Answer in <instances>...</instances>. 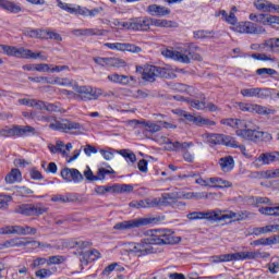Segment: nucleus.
<instances>
[{
  "instance_id": "obj_44",
  "label": "nucleus",
  "mask_w": 279,
  "mask_h": 279,
  "mask_svg": "<svg viewBox=\"0 0 279 279\" xmlns=\"http://www.w3.org/2000/svg\"><path fill=\"white\" fill-rule=\"evenodd\" d=\"M80 36H104V31L99 28H85L75 31Z\"/></svg>"
},
{
  "instance_id": "obj_39",
  "label": "nucleus",
  "mask_w": 279,
  "mask_h": 279,
  "mask_svg": "<svg viewBox=\"0 0 279 279\" xmlns=\"http://www.w3.org/2000/svg\"><path fill=\"white\" fill-rule=\"evenodd\" d=\"M193 36L195 40H204L208 38H215V31H208V29H199L194 31Z\"/></svg>"
},
{
  "instance_id": "obj_10",
  "label": "nucleus",
  "mask_w": 279,
  "mask_h": 279,
  "mask_svg": "<svg viewBox=\"0 0 279 279\" xmlns=\"http://www.w3.org/2000/svg\"><path fill=\"white\" fill-rule=\"evenodd\" d=\"M50 130H57L58 132H73V130L80 131L84 130V126L80 122L70 121L68 119H62L60 121H54L49 124Z\"/></svg>"
},
{
  "instance_id": "obj_38",
  "label": "nucleus",
  "mask_w": 279,
  "mask_h": 279,
  "mask_svg": "<svg viewBox=\"0 0 279 279\" xmlns=\"http://www.w3.org/2000/svg\"><path fill=\"white\" fill-rule=\"evenodd\" d=\"M242 97H260V93H267V89H263L260 87L254 88H244L241 89Z\"/></svg>"
},
{
  "instance_id": "obj_45",
  "label": "nucleus",
  "mask_w": 279,
  "mask_h": 279,
  "mask_svg": "<svg viewBox=\"0 0 279 279\" xmlns=\"http://www.w3.org/2000/svg\"><path fill=\"white\" fill-rule=\"evenodd\" d=\"M26 245L25 238H17L4 242V247H25Z\"/></svg>"
},
{
  "instance_id": "obj_18",
  "label": "nucleus",
  "mask_w": 279,
  "mask_h": 279,
  "mask_svg": "<svg viewBox=\"0 0 279 279\" xmlns=\"http://www.w3.org/2000/svg\"><path fill=\"white\" fill-rule=\"evenodd\" d=\"M235 134L245 141H253V143H259V141H263V137L265 136V132L247 129V126L236 130Z\"/></svg>"
},
{
  "instance_id": "obj_57",
  "label": "nucleus",
  "mask_w": 279,
  "mask_h": 279,
  "mask_svg": "<svg viewBox=\"0 0 279 279\" xmlns=\"http://www.w3.org/2000/svg\"><path fill=\"white\" fill-rule=\"evenodd\" d=\"M270 232H271V227L269 225L266 227L253 228V234H255V236H260V234H269Z\"/></svg>"
},
{
  "instance_id": "obj_62",
  "label": "nucleus",
  "mask_w": 279,
  "mask_h": 279,
  "mask_svg": "<svg viewBox=\"0 0 279 279\" xmlns=\"http://www.w3.org/2000/svg\"><path fill=\"white\" fill-rule=\"evenodd\" d=\"M43 265H47V258L37 257L31 264V269H38V267H43Z\"/></svg>"
},
{
  "instance_id": "obj_22",
  "label": "nucleus",
  "mask_w": 279,
  "mask_h": 279,
  "mask_svg": "<svg viewBox=\"0 0 279 279\" xmlns=\"http://www.w3.org/2000/svg\"><path fill=\"white\" fill-rule=\"evenodd\" d=\"M186 217L190 219V221H197L199 219H207L208 221H213L215 217H219V211H192L187 214Z\"/></svg>"
},
{
  "instance_id": "obj_64",
  "label": "nucleus",
  "mask_w": 279,
  "mask_h": 279,
  "mask_svg": "<svg viewBox=\"0 0 279 279\" xmlns=\"http://www.w3.org/2000/svg\"><path fill=\"white\" fill-rule=\"evenodd\" d=\"M134 185L132 184H118V193H132Z\"/></svg>"
},
{
  "instance_id": "obj_17",
  "label": "nucleus",
  "mask_w": 279,
  "mask_h": 279,
  "mask_svg": "<svg viewBox=\"0 0 279 279\" xmlns=\"http://www.w3.org/2000/svg\"><path fill=\"white\" fill-rule=\"evenodd\" d=\"M154 240L151 235L147 239H144L141 243L133 244L132 252L136 256H147V254H154Z\"/></svg>"
},
{
  "instance_id": "obj_28",
  "label": "nucleus",
  "mask_w": 279,
  "mask_h": 279,
  "mask_svg": "<svg viewBox=\"0 0 279 279\" xmlns=\"http://www.w3.org/2000/svg\"><path fill=\"white\" fill-rule=\"evenodd\" d=\"M221 125H227L228 128H233V130H241L242 128H247V121L239 119H222L220 121Z\"/></svg>"
},
{
  "instance_id": "obj_56",
  "label": "nucleus",
  "mask_w": 279,
  "mask_h": 279,
  "mask_svg": "<svg viewBox=\"0 0 279 279\" xmlns=\"http://www.w3.org/2000/svg\"><path fill=\"white\" fill-rule=\"evenodd\" d=\"M36 278L45 279L50 278V276H53V270L41 268L35 272Z\"/></svg>"
},
{
  "instance_id": "obj_55",
  "label": "nucleus",
  "mask_w": 279,
  "mask_h": 279,
  "mask_svg": "<svg viewBox=\"0 0 279 279\" xmlns=\"http://www.w3.org/2000/svg\"><path fill=\"white\" fill-rule=\"evenodd\" d=\"M51 202H59L60 204H69V202H73L71 198V195H62V194H57L51 197Z\"/></svg>"
},
{
  "instance_id": "obj_37",
  "label": "nucleus",
  "mask_w": 279,
  "mask_h": 279,
  "mask_svg": "<svg viewBox=\"0 0 279 279\" xmlns=\"http://www.w3.org/2000/svg\"><path fill=\"white\" fill-rule=\"evenodd\" d=\"M1 9L5 10L7 12H11L12 14H19V12L22 10L21 5L8 0L2 1Z\"/></svg>"
},
{
  "instance_id": "obj_23",
  "label": "nucleus",
  "mask_w": 279,
  "mask_h": 279,
  "mask_svg": "<svg viewBox=\"0 0 279 279\" xmlns=\"http://www.w3.org/2000/svg\"><path fill=\"white\" fill-rule=\"evenodd\" d=\"M251 178H254L255 180H276L279 178V168L252 172Z\"/></svg>"
},
{
  "instance_id": "obj_25",
  "label": "nucleus",
  "mask_w": 279,
  "mask_h": 279,
  "mask_svg": "<svg viewBox=\"0 0 279 279\" xmlns=\"http://www.w3.org/2000/svg\"><path fill=\"white\" fill-rule=\"evenodd\" d=\"M107 80H109V82H112L113 84H121L122 86H128V84H130V80L131 82H134V76L113 73L109 74L107 76Z\"/></svg>"
},
{
  "instance_id": "obj_40",
  "label": "nucleus",
  "mask_w": 279,
  "mask_h": 279,
  "mask_svg": "<svg viewBox=\"0 0 279 279\" xmlns=\"http://www.w3.org/2000/svg\"><path fill=\"white\" fill-rule=\"evenodd\" d=\"M23 226H7L0 228V234H19L22 236Z\"/></svg>"
},
{
  "instance_id": "obj_61",
  "label": "nucleus",
  "mask_w": 279,
  "mask_h": 279,
  "mask_svg": "<svg viewBox=\"0 0 279 279\" xmlns=\"http://www.w3.org/2000/svg\"><path fill=\"white\" fill-rule=\"evenodd\" d=\"M112 173H114L112 169L108 170L106 168H99L97 171L96 180H105L106 175H110Z\"/></svg>"
},
{
  "instance_id": "obj_43",
  "label": "nucleus",
  "mask_w": 279,
  "mask_h": 279,
  "mask_svg": "<svg viewBox=\"0 0 279 279\" xmlns=\"http://www.w3.org/2000/svg\"><path fill=\"white\" fill-rule=\"evenodd\" d=\"M151 25H154L155 27H167V28L178 27V23L169 20L151 19Z\"/></svg>"
},
{
  "instance_id": "obj_8",
  "label": "nucleus",
  "mask_w": 279,
  "mask_h": 279,
  "mask_svg": "<svg viewBox=\"0 0 279 279\" xmlns=\"http://www.w3.org/2000/svg\"><path fill=\"white\" fill-rule=\"evenodd\" d=\"M75 99L78 101H95L104 95V89L90 86H78L75 88Z\"/></svg>"
},
{
  "instance_id": "obj_36",
  "label": "nucleus",
  "mask_w": 279,
  "mask_h": 279,
  "mask_svg": "<svg viewBox=\"0 0 279 279\" xmlns=\"http://www.w3.org/2000/svg\"><path fill=\"white\" fill-rule=\"evenodd\" d=\"M253 5L259 12H271V8H274V3L268 0H255Z\"/></svg>"
},
{
  "instance_id": "obj_13",
  "label": "nucleus",
  "mask_w": 279,
  "mask_h": 279,
  "mask_svg": "<svg viewBox=\"0 0 279 279\" xmlns=\"http://www.w3.org/2000/svg\"><path fill=\"white\" fill-rule=\"evenodd\" d=\"M231 29L238 32V34H265L264 27L257 26L253 22H236Z\"/></svg>"
},
{
  "instance_id": "obj_34",
  "label": "nucleus",
  "mask_w": 279,
  "mask_h": 279,
  "mask_svg": "<svg viewBox=\"0 0 279 279\" xmlns=\"http://www.w3.org/2000/svg\"><path fill=\"white\" fill-rule=\"evenodd\" d=\"M190 147H193V142H170V146L167 147L168 151H180V149H189Z\"/></svg>"
},
{
  "instance_id": "obj_52",
  "label": "nucleus",
  "mask_w": 279,
  "mask_h": 279,
  "mask_svg": "<svg viewBox=\"0 0 279 279\" xmlns=\"http://www.w3.org/2000/svg\"><path fill=\"white\" fill-rule=\"evenodd\" d=\"M15 193L20 197H29V195H34V192L32 191V189L27 186H16Z\"/></svg>"
},
{
  "instance_id": "obj_63",
  "label": "nucleus",
  "mask_w": 279,
  "mask_h": 279,
  "mask_svg": "<svg viewBox=\"0 0 279 279\" xmlns=\"http://www.w3.org/2000/svg\"><path fill=\"white\" fill-rule=\"evenodd\" d=\"M252 216V213L247 210L238 211L235 213V221H245V219H248V217Z\"/></svg>"
},
{
  "instance_id": "obj_27",
  "label": "nucleus",
  "mask_w": 279,
  "mask_h": 279,
  "mask_svg": "<svg viewBox=\"0 0 279 279\" xmlns=\"http://www.w3.org/2000/svg\"><path fill=\"white\" fill-rule=\"evenodd\" d=\"M278 151H270V153H262L256 162H262V165H271L272 162H278Z\"/></svg>"
},
{
  "instance_id": "obj_32",
  "label": "nucleus",
  "mask_w": 279,
  "mask_h": 279,
  "mask_svg": "<svg viewBox=\"0 0 279 279\" xmlns=\"http://www.w3.org/2000/svg\"><path fill=\"white\" fill-rule=\"evenodd\" d=\"M179 199H208V193H197V192H179Z\"/></svg>"
},
{
  "instance_id": "obj_53",
  "label": "nucleus",
  "mask_w": 279,
  "mask_h": 279,
  "mask_svg": "<svg viewBox=\"0 0 279 279\" xmlns=\"http://www.w3.org/2000/svg\"><path fill=\"white\" fill-rule=\"evenodd\" d=\"M46 260H47L48 266L62 265V263H64V260H66V257L61 256V255H54V256H50V257L46 258Z\"/></svg>"
},
{
  "instance_id": "obj_29",
  "label": "nucleus",
  "mask_w": 279,
  "mask_h": 279,
  "mask_svg": "<svg viewBox=\"0 0 279 279\" xmlns=\"http://www.w3.org/2000/svg\"><path fill=\"white\" fill-rule=\"evenodd\" d=\"M131 208H156L154 198H146L144 201H133L129 204Z\"/></svg>"
},
{
  "instance_id": "obj_51",
  "label": "nucleus",
  "mask_w": 279,
  "mask_h": 279,
  "mask_svg": "<svg viewBox=\"0 0 279 279\" xmlns=\"http://www.w3.org/2000/svg\"><path fill=\"white\" fill-rule=\"evenodd\" d=\"M265 45L267 48H269V51L272 53H278L279 51V38H271L265 41Z\"/></svg>"
},
{
  "instance_id": "obj_12",
  "label": "nucleus",
  "mask_w": 279,
  "mask_h": 279,
  "mask_svg": "<svg viewBox=\"0 0 279 279\" xmlns=\"http://www.w3.org/2000/svg\"><path fill=\"white\" fill-rule=\"evenodd\" d=\"M142 226H149V219L136 218L132 220H124L122 222H117L113 226V230H120L121 232H125L128 230H134V228H142Z\"/></svg>"
},
{
  "instance_id": "obj_24",
  "label": "nucleus",
  "mask_w": 279,
  "mask_h": 279,
  "mask_svg": "<svg viewBox=\"0 0 279 279\" xmlns=\"http://www.w3.org/2000/svg\"><path fill=\"white\" fill-rule=\"evenodd\" d=\"M136 125H141L144 130V134H156V132H160L162 126L160 124L153 123L150 121H138L134 120Z\"/></svg>"
},
{
  "instance_id": "obj_6",
  "label": "nucleus",
  "mask_w": 279,
  "mask_h": 279,
  "mask_svg": "<svg viewBox=\"0 0 279 279\" xmlns=\"http://www.w3.org/2000/svg\"><path fill=\"white\" fill-rule=\"evenodd\" d=\"M154 199L155 208L157 206H170L171 208L180 210L186 206V203L180 201V192L163 193L161 194V197Z\"/></svg>"
},
{
  "instance_id": "obj_49",
  "label": "nucleus",
  "mask_w": 279,
  "mask_h": 279,
  "mask_svg": "<svg viewBox=\"0 0 279 279\" xmlns=\"http://www.w3.org/2000/svg\"><path fill=\"white\" fill-rule=\"evenodd\" d=\"M257 75H262V77H274V75H278V71L271 68H260L256 70Z\"/></svg>"
},
{
  "instance_id": "obj_58",
  "label": "nucleus",
  "mask_w": 279,
  "mask_h": 279,
  "mask_svg": "<svg viewBox=\"0 0 279 279\" xmlns=\"http://www.w3.org/2000/svg\"><path fill=\"white\" fill-rule=\"evenodd\" d=\"M10 202H12V196L5 195V194H0V209L4 210L10 206Z\"/></svg>"
},
{
  "instance_id": "obj_47",
  "label": "nucleus",
  "mask_w": 279,
  "mask_h": 279,
  "mask_svg": "<svg viewBox=\"0 0 279 279\" xmlns=\"http://www.w3.org/2000/svg\"><path fill=\"white\" fill-rule=\"evenodd\" d=\"M260 215H266L268 217H279V206L277 207H262L258 209Z\"/></svg>"
},
{
  "instance_id": "obj_42",
  "label": "nucleus",
  "mask_w": 279,
  "mask_h": 279,
  "mask_svg": "<svg viewBox=\"0 0 279 279\" xmlns=\"http://www.w3.org/2000/svg\"><path fill=\"white\" fill-rule=\"evenodd\" d=\"M22 174L21 170L19 169H12L9 174L5 177L7 184H14L15 182H21Z\"/></svg>"
},
{
  "instance_id": "obj_16",
  "label": "nucleus",
  "mask_w": 279,
  "mask_h": 279,
  "mask_svg": "<svg viewBox=\"0 0 279 279\" xmlns=\"http://www.w3.org/2000/svg\"><path fill=\"white\" fill-rule=\"evenodd\" d=\"M238 110L242 112H256L257 114H276V110L267 107H263L260 105H252L247 102H238Z\"/></svg>"
},
{
  "instance_id": "obj_15",
  "label": "nucleus",
  "mask_w": 279,
  "mask_h": 279,
  "mask_svg": "<svg viewBox=\"0 0 279 279\" xmlns=\"http://www.w3.org/2000/svg\"><path fill=\"white\" fill-rule=\"evenodd\" d=\"M94 62L102 68L123 69L124 66H128L125 60L112 57H94Z\"/></svg>"
},
{
  "instance_id": "obj_19",
  "label": "nucleus",
  "mask_w": 279,
  "mask_h": 279,
  "mask_svg": "<svg viewBox=\"0 0 279 279\" xmlns=\"http://www.w3.org/2000/svg\"><path fill=\"white\" fill-rule=\"evenodd\" d=\"M105 47L111 49L112 51H129V53H141L143 51L142 47L134 44H123V43H107Z\"/></svg>"
},
{
  "instance_id": "obj_60",
  "label": "nucleus",
  "mask_w": 279,
  "mask_h": 279,
  "mask_svg": "<svg viewBox=\"0 0 279 279\" xmlns=\"http://www.w3.org/2000/svg\"><path fill=\"white\" fill-rule=\"evenodd\" d=\"M189 104L195 110H206V102L204 100H189Z\"/></svg>"
},
{
  "instance_id": "obj_4",
  "label": "nucleus",
  "mask_w": 279,
  "mask_h": 279,
  "mask_svg": "<svg viewBox=\"0 0 279 279\" xmlns=\"http://www.w3.org/2000/svg\"><path fill=\"white\" fill-rule=\"evenodd\" d=\"M136 73H141L142 80L145 82H156V77H169V72L166 68L155 65H136Z\"/></svg>"
},
{
  "instance_id": "obj_33",
  "label": "nucleus",
  "mask_w": 279,
  "mask_h": 279,
  "mask_svg": "<svg viewBox=\"0 0 279 279\" xmlns=\"http://www.w3.org/2000/svg\"><path fill=\"white\" fill-rule=\"evenodd\" d=\"M254 258H258V253L256 252L233 253V260H254Z\"/></svg>"
},
{
  "instance_id": "obj_5",
  "label": "nucleus",
  "mask_w": 279,
  "mask_h": 279,
  "mask_svg": "<svg viewBox=\"0 0 279 279\" xmlns=\"http://www.w3.org/2000/svg\"><path fill=\"white\" fill-rule=\"evenodd\" d=\"M36 134H38L36 129L31 125H13L12 128L5 126L0 129V136L3 137L17 136L19 138H23L25 136H36Z\"/></svg>"
},
{
  "instance_id": "obj_41",
  "label": "nucleus",
  "mask_w": 279,
  "mask_h": 279,
  "mask_svg": "<svg viewBox=\"0 0 279 279\" xmlns=\"http://www.w3.org/2000/svg\"><path fill=\"white\" fill-rule=\"evenodd\" d=\"M48 149L52 154H61L62 156H68V153L64 149V142L62 141H57L56 145L49 144Z\"/></svg>"
},
{
  "instance_id": "obj_50",
  "label": "nucleus",
  "mask_w": 279,
  "mask_h": 279,
  "mask_svg": "<svg viewBox=\"0 0 279 279\" xmlns=\"http://www.w3.org/2000/svg\"><path fill=\"white\" fill-rule=\"evenodd\" d=\"M267 14L265 13H259V14H255V13H251L248 19L250 21H254L255 23H260V25H267Z\"/></svg>"
},
{
  "instance_id": "obj_46",
  "label": "nucleus",
  "mask_w": 279,
  "mask_h": 279,
  "mask_svg": "<svg viewBox=\"0 0 279 279\" xmlns=\"http://www.w3.org/2000/svg\"><path fill=\"white\" fill-rule=\"evenodd\" d=\"M194 125H198V126H202V125H209V126H213V125H217V122L210 120V119H207V118H204L202 116H194Z\"/></svg>"
},
{
  "instance_id": "obj_2",
  "label": "nucleus",
  "mask_w": 279,
  "mask_h": 279,
  "mask_svg": "<svg viewBox=\"0 0 279 279\" xmlns=\"http://www.w3.org/2000/svg\"><path fill=\"white\" fill-rule=\"evenodd\" d=\"M4 56H12L14 58H23L24 60H47V57L43 56L41 52H33L26 48H17L15 46L4 45Z\"/></svg>"
},
{
  "instance_id": "obj_31",
  "label": "nucleus",
  "mask_w": 279,
  "mask_h": 279,
  "mask_svg": "<svg viewBox=\"0 0 279 279\" xmlns=\"http://www.w3.org/2000/svg\"><path fill=\"white\" fill-rule=\"evenodd\" d=\"M219 165L225 173H230L234 169V158L232 156L222 157L219 159Z\"/></svg>"
},
{
  "instance_id": "obj_11",
  "label": "nucleus",
  "mask_w": 279,
  "mask_h": 279,
  "mask_svg": "<svg viewBox=\"0 0 279 279\" xmlns=\"http://www.w3.org/2000/svg\"><path fill=\"white\" fill-rule=\"evenodd\" d=\"M46 211L47 209L40 204H22L16 207V213L25 217H40Z\"/></svg>"
},
{
  "instance_id": "obj_3",
  "label": "nucleus",
  "mask_w": 279,
  "mask_h": 279,
  "mask_svg": "<svg viewBox=\"0 0 279 279\" xmlns=\"http://www.w3.org/2000/svg\"><path fill=\"white\" fill-rule=\"evenodd\" d=\"M58 5L59 8H61V10H65V12H69L70 14H80L81 16H89L90 19L95 16H99V14L104 12L102 7H98L89 10L86 7H81V5L73 7V4H69L60 0H58Z\"/></svg>"
},
{
  "instance_id": "obj_1",
  "label": "nucleus",
  "mask_w": 279,
  "mask_h": 279,
  "mask_svg": "<svg viewBox=\"0 0 279 279\" xmlns=\"http://www.w3.org/2000/svg\"><path fill=\"white\" fill-rule=\"evenodd\" d=\"M202 48L195 44H185L179 50H163L162 56L182 62L183 64H191V60L202 62V54H199Z\"/></svg>"
},
{
  "instance_id": "obj_7",
  "label": "nucleus",
  "mask_w": 279,
  "mask_h": 279,
  "mask_svg": "<svg viewBox=\"0 0 279 279\" xmlns=\"http://www.w3.org/2000/svg\"><path fill=\"white\" fill-rule=\"evenodd\" d=\"M148 234L154 245H174L180 241V238H175L171 230H150Z\"/></svg>"
},
{
  "instance_id": "obj_30",
  "label": "nucleus",
  "mask_w": 279,
  "mask_h": 279,
  "mask_svg": "<svg viewBox=\"0 0 279 279\" xmlns=\"http://www.w3.org/2000/svg\"><path fill=\"white\" fill-rule=\"evenodd\" d=\"M209 182L211 184L209 186H211L213 189H232V182L218 177L210 178Z\"/></svg>"
},
{
  "instance_id": "obj_21",
  "label": "nucleus",
  "mask_w": 279,
  "mask_h": 279,
  "mask_svg": "<svg viewBox=\"0 0 279 279\" xmlns=\"http://www.w3.org/2000/svg\"><path fill=\"white\" fill-rule=\"evenodd\" d=\"M133 32H148L151 27V17H135L132 20Z\"/></svg>"
},
{
  "instance_id": "obj_14",
  "label": "nucleus",
  "mask_w": 279,
  "mask_h": 279,
  "mask_svg": "<svg viewBox=\"0 0 279 279\" xmlns=\"http://www.w3.org/2000/svg\"><path fill=\"white\" fill-rule=\"evenodd\" d=\"M29 82H35L36 84H51L52 86H73V83L69 78H60L58 76H37L28 77Z\"/></svg>"
},
{
  "instance_id": "obj_59",
  "label": "nucleus",
  "mask_w": 279,
  "mask_h": 279,
  "mask_svg": "<svg viewBox=\"0 0 279 279\" xmlns=\"http://www.w3.org/2000/svg\"><path fill=\"white\" fill-rule=\"evenodd\" d=\"M46 110L47 112H64V109L60 107V104H51V102H46Z\"/></svg>"
},
{
  "instance_id": "obj_26",
  "label": "nucleus",
  "mask_w": 279,
  "mask_h": 279,
  "mask_svg": "<svg viewBox=\"0 0 279 279\" xmlns=\"http://www.w3.org/2000/svg\"><path fill=\"white\" fill-rule=\"evenodd\" d=\"M146 12L150 14V16H167V14H171V10L158 4L148 5Z\"/></svg>"
},
{
  "instance_id": "obj_9",
  "label": "nucleus",
  "mask_w": 279,
  "mask_h": 279,
  "mask_svg": "<svg viewBox=\"0 0 279 279\" xmlns=\"http://www.w3.org/2000/svg\"><path fill=\"white\" fill-rule=\"evenodd\" d=\"M206 143L209 145H226L227 147H236V140L234 137L217 133H206Z\"/></svg>"
},
{
  "instance_id": "obj_54",
  "label": "nucleus",
  "mask_w": 279,
  "mask_h": 279,
  "mask_svg": "<svg viewBox=\"0 0 279 279\" xmlns=\"http://www.w3.org/2000/svg\"><path fill=\"white\" fill-rule=\"evenodd\" d=\"M234 260V253L217 255L214 257V263H230Z\"/></svg>"
},
{
  "instance_id": "obj_35",
  "label": "nucleus",
  "mask_w": 279,
  "mask_h": 279,
  "mask_svg": "<svg viewBox=\"0 0 279 279\" xmlns=\"http://www.w3.org/2000/svg\"><path fill=\"white\" fill-rule=\"evenodd\" d=\"M213 213H218V217H214L213 221H226L227 219H233V221H236V213L234 211H227L226 214H222L220 209H215Z\"/></svg>"
},
{
  "instance_id": "obj_48",
  "label": "nucleus",
  "mask_w": 279,
  "mask_h": 279,
  "mask_svg": "<svg viewBox=\"0 0 279 279\" xmlns=\"http://www.w3.org/2000/svg\"><path fill=\"white\" fill-rule=\"evenodd\" d=\"M118 154H120V156L125 158L126 162H131L132 165L136 162V155L132 153V150L130 149L118 150Z\"/></svg>"
},
{
  "instance_id": "obj_20",
  "label": "nucleus",
  "mask_w": 279,
  "mask_h": 279,
  "mask_svg": "<svg viewBox=\"0 0 279 279\" xmlns=\"http://www.w3.org/2000/svg\"><path fill=\"white\" fill-rule=\"evenodd\" d=\"M61 178L65 180V182H74V184H80V182H84V175L80 170L75 168H64L61 170Z\"/></svg>"
}]
</instances>
